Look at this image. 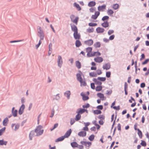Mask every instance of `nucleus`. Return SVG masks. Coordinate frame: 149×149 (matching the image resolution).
I'll use <instances>...</instances> for the list:
<instances>
[{
  "instance_id": "52",
  "label": "nucleus",
  "mask_w": 149,
  "mask_h": 149,
  "mask_svg": "<svg viewBox=\"0 0 149 149\" xmlns=\"http://www.w3.org/2000/svg\"><path fill=\"white\" fill-rule=\"evenodd\" d=\"M128 88V84L127 83L125 82L124 85V91H127Z\"/></svg>"
},
{
  "instance_id": "4",
  "label": "nucleus",
  "mask_w": 149,
  "mask_h": 149,
  "mask_svg": "<svg viewBox=\"0 0 149 149\" xmlns=\"http://www.w3.org/2000/svg\"><path fill=\"white\" fill-rule=\"evenodd\" d=\"M74 18L75 16L73 15H71L70 16V18L71 19V21L73 23H75L76 25H77L79 20V17H76L75 19H74Z\"/></svg>"
},
{
  "instance_id": "18",
  "label": "nucleus",
  "mask_w": 149,
  "mask_h": 149,
  "mask_svg": "<svg viewBox=\"0 0 149 149\" xmlns=\"http://www.w3.org/2000/svg\"><path fill=\"white\" fill-rule=\"evenodd\" d=\"M60 98L59 96V94H58L56 95H54L52 99L53 100H58Z\"/></svg>"
},
{
  "instance_id": "40",
  "label": "nucleus",
  "mask_w": 149,
  "mask_h": 149,
  "mask_svg": "<svg viewBox=\"0 0 149 149\" xmlns=\"http://www.w3.org/2000/svg\"><path fill=\"white\" fill-rule=\"evenodd\" d=\"M17 110H15L14 111H12L13 115L14 117L17 116Z\"/></svg>"
},
{
  "instance_id": "12",
  "label": "nucleus",
  "mask_w": 149,
  "mask_h": 149,
  "mask_svg": "<svg viewBox=\"0 0 149 149\" xmlns=\"http://www.w3.org/2000/svg\"><path fill=\"white\" fill-rule=\"evenodd\" d=\"M94 60L96 62L100 63L103 61V59L102 57H97L94 58Z\"/></svg>"
},
{
  "instance_id": "44",
  "label": "nucleus",
  "mask_w": 149,
  "mask_h": 149,
  "mask_svg": "<svg viewBox=\"0 0 149 149\" xmlns=\"http://www.w3.org/2000/svg\"><path fill=\"white\" fill-rule=\"evenodd\" d=\"M93 112L95 114H100L101 113V111L98 110L94 111Z\"/></svg>"
},
{
  "instance_id": "1",
  "label": "nucleus",
  "mask_w": 149,
  "mask_h": 149,
  "mask_svg": "<svg viewBox=\"0 0 149 149\" xmlns=\"http://www.w3.org/2000/svg\"><path fill=\"white\" fill-rule=\"evenodd\" d=\"M38 36L40 37V40H43L44 39V34L40 26H38L37 28Z\"/></svg>"
},
{
  "instance_id": "51",
  "label": "nucleus",
  "mask_w": 149,
  "mask_h": 149,
  "mask_svg": "<svg viewBox=\"0 0 149 149\" xmlns=\"http://www.w3.org/2000/svg\"><path fill=\"white\" fill-rule=\"evenodd\" d=\"M141 144L143 146H145L146 145V143L144 141L142 140Z\"/></svg>"
},
{
  "instance_id": "55",
  "label": "nucleus",
  "mask_w": 149,
  "mask_h": 149,
  "mask_svg": "<svg viewBox=\"0 0 149 149\" xmlns=\"http://www.w3.org/2000/svg\"><path fill=\"white\" fill-rule=\"evenodd\" d=\"M111 73L110 72H107L106 73V76L108 77L109 78L110 77Z\"/></svg>"
},
{
  "instance_id": "63",
  "label": "nucleus",
  "mask_w": 149,
  "mask_h": 149,
  "mask_svg": "<svg viewBox=\"0 0 149 149\" xmlns=\"http://www.w3.org/2000/svg\"><path fill=\"white\" fill-rule=\"evenodd\" d=\"M114 37H115L114 35H113L110 36L109 39V40H112L114 39Z\"/></svg>"
},
{
  "instance_id": "9",
  "label": "nucleus",
  "mask_w": 149,
  "mask_h": 149,
  "mask_svg": "<svg viewBox=\"0 0 149 149\" xmlns=\"http://www.w3.org/2000/svg\"><path fill=\"white\" fill-rule=\"evenodd\" d=\"M111 67V65L109 63H107L103 65V68L104 69L108 70Z\"/></svg>"
},
{
  "instance_id": "5",
  "label": "nucleus",
  "mask_w": 149,
  "mask_h": 149,
  "mask_svg": "<svg viewBox=\"0 0 149 149\" xmlns=\"http://www.w3.org/2000/svg\"><path fill=\"white\" fill-rule=\"evenodd\" d=\"M57 62L58 66L60 68H61L63 63V61L62 57L60 55H58V56Z\"/></svg>"
},
{
  "instance_id": "14",
  "label": "nucleus",
  "mask_w": 149,
  "mask_h": 149,
  "mask_svg": "<svg viewBox=\"0 0 149 149\" xmlns=\"http://www.w3.org/2000/svg\"><path fill=\"white\" fill-rule=\"evenodd\" d=\"M72 132L71 129H70L68 131H67L63 136L65 138H68Z\"/></svg>"
},
{
  "instance_id": "32",
  "label": "nucleus",
  "mask_w": 149,
  "mask_h": 149,
  "mask_svg": "<svg viewBox=\"0 0 149 149\" xmlns=\"http://www.w3.org/2000/svg\"><path fill=\"white\" fill-rule=\"evenodd\" d=\"M74 6H75L78 9L79 11L80 10H81V8L79 5L77 3H74Z\"/></svg>"
},
{
  "instance_id": "58",
  "label": "nucleus",
  "mask_w": 149,
  "mask_h": 149,
  "mask_svg": "<svg viewBox=\"0 0 149 149\" xmlns=\"http://www.w3.org/2000/svg\"><path fill=\"white\" fill-rule=\"evenodd\" d=\"M114 32V31L112 30H109L108 32V34L109 35H110L111 34L113 33Z\"/></svg>"
},
{
  "instance_id": "28",
  "label": "nucleus",
  "mask_w": 149,
  "mask_h": 149,
  "mask_svg": "<svg viewBox=\"0 0 149 149\" xmlns=\"http://www.w3.org/2000/svg\"><path fill=\"white\" fill-rule=\"evenodd\" d=\"M101 25L103 27L106 28L109 26V24L107 21L102 23Z\"/></svg>"
},
{
  "instance_id": "30",
  "label": "nucleus",
  "mask_w": 149,
  "mask_h": 149,
  "mask_svg": "<svg viewBox=\"0 0 149 149\" xmlns=\"http://www.w3.org/2000/svg\"><path fill=\"white\" fill-rule=\"evenodd\" d=\"M7 141H4L3 139L0 140V145H6L7 144Z\"/></svg>"
},
{
  "instance_id": "16",
  "label": "nucleus",
  "mask_w": 149,
  "mask_h": 149,
  "mask_svg": "<svg viewBox=\"0 0 149 149\" xmlns=\"http://www.w3.org/2000/svg\"><path fill=\"white\" fill-rule=\"evenodd\" d=\"M86 132L84 131H81L78 133V135L81 137L85 136L86 135Z\"/></svg>"
},
{
  "instance_id": "64",
  "label": "nucleus",
  "mask_w": 149,
  "mask_h": 149,
  "mask_svg": "<svg viewBox=\"0 0 149 149\" xmlns=\"http://www.w3.org/2000/svg\"><path fill=\"white\" fill-rule=\"evenodd\" d=\"M97 74L100 75L102 73V72L101 70H97Z\"/></svg>"
},
{
  "instance_id": "11",
  "label": "nucleus",
  "mask_w": 149,
  "mask_h": 149,
  "mask_svg": "<svg viewBox=\"0 0 149 149\" xmlns=\"http://www.w3.org/2000/svg\"><path fill=\"white\" fill-rule=\"evenodd\" d=\"M100 13L99 11H96L95 12V15H93L91 16V18L94 19H96L99 15Z\"/></svg>"
},
{
  "instance_id": "61",
  "label": "nucleus",
  "mask_w": 149,
  "mask_h": 149,
  "mask_svg": "<svg viewBox=\"0 0 149 149\" xmlns=\"http://www.w3.org/2000/svg\"><path fill=\"white\" fill-rule=\"evenodd\" d=\"M98 118L100 119L103 120L104 119V117L103 115H100L98 116Z\"/></svg>"
},
{
  "instance_id": "45",
  "label": "nucleus",
  "mask_w": 149,
  "mask_h": 149,
  "mask_svg": "<svg viewBox=\"0 0 149 149\" xmlns=\"http://www.w3.org/2000/svg\"><path fill=\"white\" fill-rule=\"evenodd\" d=\"M119 7V5L117 4H113V8L115 10L117 9Z\"/></svg>"
},
{
  "instance_id": "48",
  "label": "nucleus",
  "mask_w": 149,
  "mask_h": 149,
  "mask_svg": "<svg viewBox=\"0 0 149 149\" xmlns=\"http://www.w3.org/2000/svg\"><path fill=\"white\" fill-rule=\"evenodd\" d=\"M81 84V86H86V83L85 81H83V80H82V82L80 83Z\"/></svg>"
},
{
  "instance_id": "22",
  "label": "nucleus",
  "mask_w": 149,
  "mask_h": 149,
  "mask_svg": "<svg viewBox=\"0 0 149 149\" xmlns=\"http://www.w3.org/2000/svg\"><path fill=\"white\" fill-rule=\"evenodd\" d=\"M106 6L105 5L100 6L98 7V10L99 11L102 10L106 8Z\"/></svg>"
},
{
  "instance_id": "41",
  "label": "nucleus",
  "mask_w": 149,
  "mask_h": 149,
  "mask_svg": "<svg viewBox=\"0 0 149 149\" xmlns=\"http://www.w3.org/2000/svg\"><path fill=\"white\" fill-rule=\"evenodd\" d=\"M95 136L93 134H91L88 138V139L91 141H93L94 139Z\"/></svg>"
},
{
  "instance_id": "2",
  "label": "nucleus",
  "mask_w": 149,
  "mask_h": 149,
  "mask_svg": "<svg viewBox=\"0 0 149 149\" xmlns=\"http://www.w3.org/2000/svg\"><path fill=\"white\" fill-rule=\"evenodd\" d=\"M42 127L41 125H39L37 126L35 130V132L36 133V136H38L42 135L43 132V130H41Z\"/></svg>"
},
{
  "instance_id": "43",
  "label": "nucleus",
  "mask_w": 149,
  "mask_h": 149,
  "mask_svg": "<svg viewBox=\"0 0 149 149\" xmlns=\"http://www.w3.org/2000/svg\"><path fill=\"white\" fill-rule=\"evenodd\" d=\"M97 79L100 81H105L106 78L105 77H97Z\"/></svg>"
},
{
  "instance_id": "21",
  "label": "nucleus",
  "mask_w": 149,
  "mask_h": 149,
  "mask_svg": "<svg viewBox=\"0 0 149 149\" xmlns=\"http://www.w3.org/2000/svg\"><path fill=\"white\" fill-rule=\"evenodd\" d=\"M75 65L76 67L78 69L80 68L81 67V63L79 61H77L75 62Z\"/></svg>"
},
{
  "instance_id": "56",
  "label": "nucleus",
  "mask_w": 149,
  "mask_h": 149,
  "mask_svg": "<svg viewBox=\"0 0 149 149\" xmlns=\"http://www.w3.org/2000/svg\"><path fill=\"white\" fill-rule=\"evenodd\" d=\"M90 104H89L87 103L86 105H83L82 107L84 108H88L89 107H90Z\"/></svg>"
},
{
  "instance_id": "15",
  "label": "nucleus",
  "mask_w": 149,
  "mask_h": 149,
  "mask_svg": "<svg viewBox=\"0 0 149 149\" xmlns=\"http://www.w3.org/2000/svg\"><path fill=\"white\" fill-rule=\"evenodd\" d=\"M73 36L75 39H79L80 38V35L78 34V31L75 33H74Z\"/></svg>"
},
{
  "instance_id": "46",
  "label": "nucleus",
  "mask_w": 149,
  "mask_h": 149,
  "mask_svg": "<svg viewBox=\"0 0 149 149\" xmlns=\"http://www.w3.org/2000/svg\"><path fill=\"white\" fill-rule=\"evenodd\" d=\"M109 18V16H105L103 17L102 18V20L103 21H104L107 20H108Z\"/></svg>"
},
{
  "instance_id": "6",
  "label": "nucleus",
  "mask_w": 149,
  "mask_h": 149,
  "mask_svg": "<svg viewBox=\"0 0 149 149\" xmlns=\"http://www.w3.org/2000/svg\"><path fill=\"white\" fill-rule=\"evenodd\" d=\"M84 44L88 46L92 45L93 43V41L92 39H89L84 41Z\"/></svg>"
},
{
  "instance_id": "57",
  "label": "nucleus",
  "mask_w": 149,
  "mask_h": 149,
  "mask_svg": "<svg viewBox=\"0 0 149 149\" xmlns=\"http://www.w3.org/2000/svg\"><path fill=\"white\" fill-rule=\"evenodd\" d=\"M75 122V120L73 118H71L70 119V123L71 125H72Z\"/></svg>"
},
{
  "instance_id": "8",
  "label": "nucleus",
  "mask_w": 149,
  "mask_h": 149,
  "mask_svg": "<svg viewBox=\"0 0 149 149\" xmlns=\"http://www.w3.org/2000/svg\"><path fill=\"white\" fill-rule=\"evenodd\" d=\"M72 31L74 32V33L78 32V29L77 27L74 24H70Z\"/></svg>"
},
{
  "instance_id": "47",
  "label": "nucleus",
  "mask_w": 149,
  "mask_h": 149,
  "mask_svg": "<svg viewBox=\"0 0 149 149\" xmlns=\"http://www.w3.org/2000/svg\"><path fill=\"white\" fill-rule=\"evenodd\" d=\"M35 131H31L30 133V134L29 135V136H33V137L35 136H36V135H35Z\"/></svg>"
},
{
  "instance_id": "62",
  "label": "nucleus",
  "mask_w": 149,
  "mask_h": 149,
  "mask_svg": "<svg viewBox=\"0 0 149 149\" xmlns=\"http://www.w3.org/2000/svg\"><path fill=\"white\" fill-rule=\"evenodd\" d=\"M8 119L7 118H5L3 121V125H4L5 123H6L8 121Z\"/></svg>"
},
{
  "instance_id": "33",
  "label": "nucleus",
  "mask_w": 149,
  "mask_h": 149,
  "mask_svg": "<svg viewBox=\"0 0 149 149\" xmlns=\"http://www.w3.org/2000/svg\"><path fill=\"white\" fill-rule=\"evenodd\" d=\"M89 75L91 77H96L97 74L96 72H90Z\"/></svg>"
},
{
  "instance_id": "36",
  "label": "nucleus",
  "mask_w": 149,
  "mask_h": 149,
  "mask_svg": "<svg viewBox=\"0 0 149 149\" xmlns=\"http://www.w3.org/2000/svg\"><path fill=\"white\" fill-rule=\"evenodd\" d=\"M107 13L108 15L111 16L113 13L114 12L112 10L109 9L107 10Z\"/></svg>"
},
{
  "instance_id": "35",
  "label": "nucleus",
  "mask_w": 149,
  "mask_h": 149,
  "mask_svg": "<svg viewBox=\"0 0 149 149\" xmlns=\"http://www.w3.org/2000/svg\"><path fill=\"white\" fill-rule=\"evenodd\" d=\"M81 118V116L79 113L78 114L76 115L75 118V120L76 121H78Z\"/></svg>"
},
{
  "instance_id": "37",
  "label": "nucleus",
  "mask_w": 149,
  "mask_h": 149,
  "mask_svg": "<svg viewBox=\"0 0 149 149\" xmlns=\"http://www.w3.org/2000/svg\"><path fill=\"white\" fill-rule=\"evenodd\" d=\"M137 131H138V135L140 138H141L142 136V132L139 129H137Z\"/></svg>"
},
{
  "instance_id": "27",
  "label": "nucleus",
  "mask_w": 149,
  "mask_h": 149,
  "mask_svg": "<svg viewBox=\"0 0 149 149\" xmlns=\"http://www.w3.org/2000/svg\"><path fill=\"white\" fill-rule=\"evenodd\" d=\"M65 139V137L63 136H61V137H60L58 138L57 139L56 141L55 142H58L59 141H61Z\"/></svg>"
},
{
  "instance_id": "13",
  "label": "nucleus",
  "mask_w": 149,
  "mask_h": 149,
  "mask_svg": "<svg viewBox=\"0 0 149 149\" xmlns=\"http://www.w3.org/2000/svg\"><path fill=\"white\" fill-rule=\"evenodd\" d=\"M97 96L100 97L102 100H105L106 97H104V96L103 94L101 93H98L97 94Z\"/></svg>"
},
{
  "instance_id": "25",
  "label": "nucleus",
  "mask_w": 149,
  "mask_h": 149,
  "mask_svg": "<svg viewBox=\"0 0 149 149\" xmlns=\"http://www.w3.org/2000/svg\"><path fill=\"white\" fill-rule=\"evenodd\" d=\"M80 95L82 97V99L84 101L87 100L89 99V97L88 96H85L82 93H81Z\"/></svg>"
},
{
  "instance_id": "29",
  "label": "nucleus",
  "mask_w": 149,
  "mask_h": 149,
  "mask_svg": "<svg viewBox=\"0 0 149 149\" xmlns=\"http://www.w3.org/2000/svg\"><path fill=\"white\" fill-rule=\"evenodd\" d=\"M93 81L96 83L97 84L100 85H101L102 84V82L100 81H97V79L95 78H94L93 79Z\"/></svg>"
},
{
  "instance_id": "60",
  "label": "nucleus",
  "mask_w": 149,
  "mask_h": 149,
  "mask_svg": "<svg viewBox=\"0 0 149 149\" xmlns=\"http://www.w3.org/2000/svg\"><path fill=\"white\" fill-rule=\"evenodd\" d=\"M54 109H53L52 110V113L51 115L50 116V117L51 118H52L54 116Z\"/></svg>"
},
{
  "instance_id": "20",
  "label": "nucleus",
  "mask_w": 149,
  "mask_h": 149,
  "mask_svg": "<svg viewBox=\"0 0 149 149\" xmlns=\"http://www.w3.org/2000/svg\"><path fill=\"white\" fill-rule=\"evenodd\" d=\"M92 48L91 47H88L86 49V51L87 52V56H90V52L92 51Z\"/></svg>"
},
{
  "instance_id": "17",
  "label": "nucleus",
  "mask_w": 149,
  "mask_h": 149,
  "mask_svg": "<svg viewBox=\"0 0 149 149\" xmlns=\"http://www.w3.org/2000/svg\"><path fill=\"white\" fill-rule=\"evenodd\" d=\"M64 95L67 97V98L69 99L70 98V96L71 95V93L70 91H67L64 93Z\"/></svg>"
},
{
  "instance_id": "49",
  "label": "nucleus",
  "mask_w": 149,
  "mask_h": 149,
  "mask_svg": "<svg viewBox=\"0 0 149 149\" xmlns=\"http://www.w3.org/2000/svg\"><path fill=\"white\" fill-rule=\"evenodd\" d=\"M88 25L91 26H94L97 25V24L96 23H89Z\"/></svg>"
},
{
  "instance_id": "26",
  "label": "nucleus",
  "mask_w": 149,
  "mask_h": 149,
  "mask_svg": "<svg viewBox=\"0 0 149 149\" xmlns=\"http://www.w3.org/2000/svg\"><path fill=\"white\" fill-rule=\"evenodd\" d=\"M71 145L72 147L74 148L78 147V144L77 143L75 142H73L71 143Z\"/></svg>"
},
{
  "instance_id": "24",
  "label": "nucleus",
  "mask_w": 149,
  "mask_h": 149,
  "mask_svg": "<svg viewBox=\"0 0 149 149\" xmlns=\"http://www.w3.org/2000/svg\"><path fill=\"white\" fill-rule=\"evenodd\" d=\"M96 4V3L94 1H90L88 4V6L89 7H92L94 6Z\"/></svg>"
},
{
  "instance_id": "23",
  "label": "nucleus",
  "mask_w": 149,
  "mask_h": 149,
  "mask_svg": "<svg viewBox=\"0 0 149 149\" xmlns=\"http://www.w3.org/2000/svg\"><path fill=\"white\" fill-rule=\"evenodd\" d=\"M82 45L81 42L79 40H77L75 42V45L77 47H78Z\"/></svg>"
},
{
  "instance_id": "39",
  "label": "nucleus",
  "mask_w": 149,
  "mask_h": 149,
  "mask_svg": "<svg viewBox=\"0 0 149 149\" xmlns=\"http://www.w3.org/2000/svg\"><path fill=\"white\" fill-rule=\"evenodd\" d=\"M102 89V87L101 86H97L96 88V91H100Z\"/></svg>"
},
{
  "instance_id": "59",
  "label": "nucleus",
  "mask_w": 149,
  "mask_h": 149,
  "mask_svg": "<svg viewBox=\"0 0 149 149\" xmlns=\"http://www.w3.org/2000/svg\"><path fill=\"white\" fill-rule=\"evenodd\" d=\"M41 43L42 42L41 40H40L39 41L37 45H36V47L37 49H38V48L39 47V46L41 44Z\"/></svg>"
},
{
  "instance_id": "50",
  "label": "nucleus",
  "mask_w": 149,
  "mask_h": 149,
  "mask_svg": "<svg viewBox=\"0 0 149 149\" xmlns=\"http://www.w3.org/2000/svg\"><path fill=\"white\" fill-rule=\"evenodd\" d=\"M58 125V124L57 123L55 124L54 126L50 130L51 131H52L53 130H54L55 128H56Z\"/></svg>"
},
{
  "instance_id": "7",
  "label": "nucleus",
  "mask_w": 149,
  "mask_h": 149,
  "mask_svg": "<svg viewBox=\"0 0 149 149\" xmlns=\"http://www.w3.org/2000/svg\"><path fill=\"white\" fill-rule=\"evenodd\" d=\"M80 143L83 145H84L86 146L87 147H90L91 145V143L89 142H86L84 141H81Z\"/></svg>"
},
{
  "instance_id": "42",
  "label": "nucleus",
  "mask_w": 149,
  "mask_h": 149,
  "mask_svg": "<svg viewBox=\"0 0 149 149\" xmlns=\"http://www.w3.org/2000/svg\"><path fill=\"white\" fill-rule=\"evenodd\" d=\"M6 129V127H4L0 130V136L4 132Z\"/></svg>"
},
{
  "instance_id": "34",
  "label": "nucleus",
  "mask_w": 149,
  "mask_h": 149,
  "mask_svg": "<svg viewBox=\"0 0 149 149\" xmlns=\"http://www.w3.org/2000/svg\"><path fill=\"white\" fill-rule=\"evenodd\" d=\"M94 31V29L93 27H91V28H89L86 29L87 32L89 33L93 32Z\"/></svg>"
},
{
  "instance_id": "38",
  "label": "nucleus",
  "mask_w": 149,
  "mask_h": 149,
  "mask_svg": "<svg viewBox=\"0 0 149 149\" xmlns=\"http://www.w3.org/2000/svg\"><path fill=\"white\" fill-rule=\"evenodd\" d=\"M85 112V109H80L79 111H77V113L80 114H82Z\"/></svg>"
},
{
  "instance_id": "54",
  "label": "nucleus",
  "mask_w": 149,
  "mask_h": 149,
  "mask_svg": "<svg viewBox=\"0 0 149 149\" xmlns=\"http://www.w3.org/2000/svg\"><path fill=\"white\" fill-rule=\"evenodd\" d=\"M19 125L18 124H17L15 126V129H14L15 131H16L19 128Z\"/></svg>"
},
{
  "instance_id": "3",
  "label": "nucleus",
  "mask_w": 149,
  "mask_h": 149,
  "mask_svg": "<svg viewBox=\"0 0 149 149\" xmlns=\"http://www.w3.org/2000/svg\"><path fill=\"white\" fill-rule=\"evenodd\" d=\"M78 72L79 73H77L76 74L77 79L78 81H79L80 83H81L83 80L81 76H84V75L81 71L79 70Z\"/></svg>"
},
{
  "instance_id": "19",
  "label": "nucleus",
  "mask_w": 149,
  "mask_h": 149,
  "mask_svg": "<svg viewBox=\"0 0 149 149\" xmlns=\"http://www.w3.org/2000/svg\"><path fill=\"white\" fill-rule=\"evenodd\" d=\"M96 31L97 33H102L104 32V29L103 28L98 27L96 29Z\"/></svg>"
},
{
  "instance_id": "10",
  "label": "nucleus",
  "mask_w": 149,
  "mask_h": 149,
  "mask_svg": "<svg viewBox=\"0 0 149 149\" xmlns=\"http://www.w3.org/2000/svg\"><path fill=\"white\" fill-rule=\"evenodd\" d=\"M25 105L24 104H23L22 105L19 110V115H21L23 113L25 108Z\"/></svg>"
},
{
  "instance_id": "31",
  "label": "nucleus",
  "mask_w": 149,
  "mask_h": 149,
  "mask_svg": "<svg viewBox=\"0 0 149 149\" xmlns=\"http://www.w3.org/2000/svg\"><path fill=\"white\" fill-rule=\"evenodd\" d=\"M94 45L95 48H99L100 47L101 43L100 42H97L94 44Z\"/></svg>"
},
{
  "instance_id": "53",
  "label": "nucleus",
  "mask_w": 149,
  "mask_h": 149,
  "mask_svg": "<svg viewBox=\"0 0 149 149\" xmlns=\"http://www.w3.org/2000/svg\"><path fill=\"white\" fill-rule=\"evenodd\" d=\"M149 62V59H146L145 61L142 62V65H145L147 63Z\"/></svg>"
}]
</instances>
